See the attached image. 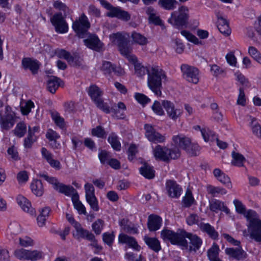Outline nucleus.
<instances>
[{
	"instance_id": "obj_1",
	"label": "nucleus",
	"mask_w": 261,
	"mask_h": 261,
	"mask_svg": "<svg viewBox=\"0 0 261 261\" xmlns=\"http://www.w3.org/2000/svg\"><path fill=\"white\" fill-rule=\"evenodd\" d=\"M161 238L164 240L169 241L172 244L177 245L182 249L188 248V243L186 240L188 238L190 240V250L197 251L199 249L202 240L195 234L189 233L183 229H178L176 232L172 230L164 229L161 232Z\"/></svg>"
},
{
	"instance_id": "obj_2",
	"label": "nucleus",
	"mask_w": 261,
	"mask_h": 261,
	"mask_svg": "<svg viewBox=\"0 0 261 261\" xmlns=\"http://www.w3.org/2000/svg\"><path fill=\"white\" fill-rule=\"evenodd\" d=\"M233 203L237 212L243 214L248 222V233H246V231H244V236L246 237H249L250 239L257 243H261V220L259 219L257 213L251 210H248L246 213L245 206L238 199L234 200Z\"/></svg>"
},
{
	"instance_id": "obj_3",
	"label": "nucleus",
	"mask_w": 261,
	"mask_h": 261,
	"mask_svg": "<svg viewBox=\"0 0 261 261\" xmlns=\"http://www.w3.org/2000/svg\"><path fill=\"white\" fill-rule=\"evenodd\" d=\"M166 79L165 71L159 67L152 66L149 68L147 76V85L155 95H162V80Z\"/></svg>"
},
{
	"instance_id": "obj_4",
	"label": "nucleus",
	"mask_w": 261,
	"mask_h": 261,
	"mask_svg": "<svg viewBox=\"0 0 261 261\" xmlns=\"http://www.w3.org/2000/svg\"><path fill=\"white\" fill-rule=\"evenodd\" d=\"M111 37L117 44L120 54L127 58L129 62H135L137 57L131 54L132 48L129 44V34L127 33H117L113 34Z\"/></svg>"
},
{
	"instance_id": "obj_5",
	"label": "nucleus",
	"mask_w": 261,
	"mask_h": 261,
	"mask_svg": "<svg viewBox=\"0 0 261 261\" xmlns=\"http://www.w3.org/2000/svg\"><path fill=\"white\" fill-rule=\"evenodd\" d=\"M153 153L156 159L168 162L180 156V152L177 147L169 149L166 146L157 145L153 149Z\"/></svg>"
},
{
	"instance_id": "obj_6",
	"label": "nucleus",
	"mask_w": 261,
	"mask_h": 261,
	"mask_svg": "<svg viewBox=\"0 0 261 261\" xmlns=\"http://www.w3.org/2000/svg\"><path fill=\"white\" fill-rule=\"evenodd\" d=\"M88 94L98 108L107 114L111 112L110 108L108 105L104 102L101 98L102 92L97 86L94 85L90 86L88 90Z\"/></svg>"
},
{
	"instance_id": "obj_7",
	"label": "nucleus",
	"mask_w": 261,
	"mask_h": 261,
	"mask_svg": "<svg viewBox=\"0 0 261 261\" xmlns=\"http://www.w3.org/2000/svg\"><path fill=\"white\" fill-rule=\"evenodd\" d=\"M188 9L187 7L182 6L178 9V11H174L171 14L168 22L171 24L180 27L185 25L188 19Z\"/></svg>"
},
{
	"instance_id": "obj_8",
	"label": "nucleus",
	"mask_w": 261,
	"mask_h": 261,
	"mask_svg": "<svg viewBox=\"0 0 261 261\" xmlns=\"http://www.w3.org/2000/svg\"><path fill=\"white\" fill-rule=\"evenodd\" d=\"M180 70L182 76L187 81L194 84L198 83L199 70L197 68L187 64H182L180 66Z\"/></svg>"
},
{
	"instance_id": "obj_9",
	"label": "nucleus",
	"mask_w": 261,
	"mask_h": 261,
	"mask_svg": "<svg viewBox=\"0 0 261 261\" xmlns=\"http://www.w3.org/2000/svg\"><path fill=\"white\" fill-rule=\"evenodd\" d=\"M90 24L85 14H82L78 20L72 24V28L81 38H85L87 35L88 29Z\"/></svg>"
},
{
	"instance_id": "obj_10",
	"label": "nucleus",
	"mask_w": 261,
	"mask_h": 261,
	"mask_svg": "<svg viewBox=\"0 0 261 261\" xmlns=\"http://www.w3.org/2000/svg\"><path fill=\"white\" fill-rule=\"evenodd\" d=\"M5 110L6 114L4 116L0 112V125L3 130H8L15 123L14 113L11 111V108L9 106H7Z\"/></svg>"
},
{
	"instance_id": "obj_11",
	"label": "nucleus",
	"mask_w": 261,
	"mask_h": 261,
	"mask_svg": "<svg viewBox=\"0 0 261 261\" xmlns=\"http://www.w3.org/2000/svg\"><path fill=\"white\" fill-rule=\"evenodd\" d=\"M50 21L57 33H65L68 31V24L62 13H57L55 14L50 18Z\"/></svg>"
},
{
	"instance_id": "obj_12",
	"label": "nucleus",
	"mask_w": 261,
	"mask_h": 261,
	"mask_svg": "<svg viewBox=\"0 0 261 261\" xmlns=\"http://www.w3.org/2000/svg\"><path fill=\"white\" fill-rule=\"evenodd\" d=\"M85 196L87 202L89 203L91 209L97 212L99 210L98 200L95 195L94 188L93 185L89 183L85 185Z\"/></svg>"
},
{
	"instance_id": "obj_13",
	"label": "nucleus",
	"mask_w": 261,
	"mask_h": 261,
	"mask_svg": "<svg viewBox=\"0 0 261 261\" xmlns=\"http://www.w3.org/2000/svg\"><path fill=\"white\" fill-rule=\"evenodd\" d=\"M145 129V136L148 140L154 143H162L165 141V137L156 131L153 126L150 124L144 125Z\"/></svg>"
},
{
	"instance_id": "obj_14",
	"label": "nucleus",
	"mask_w": 261,
	"mask_h": 261,
	"mask_svg": "<svg viewBox=\"0 0 261 261\" xmlns=\"http://www.w3.org/2000/svg\"><path fill=\"white\" fill-rule=\"evenodd\" d=\"M162 105L165 109L169 117L173 120H176L182 113L181 109L175 108L174 103L170 101L163 100Z\"/></svg>"
},
{
	"instance_id": "obj_15",
	"label": "nucleus",
	"mask_w": 261,
	"mask_h": 261,
	"mask_svg": "<svg viewBox=\"0 0 261 261\" xmlns=\"http://www.w3.org/2000/svg\"><path fill=\"white\" fill-rule=\"evenodd\" d=\"M239 247L238 248H226L225 249V252L229 257L237 260H244L247 258V254L241 247Z\"/></svg>"
},
{
	"instance_id": "obj_16",
	"label": "nucleus",
	"mask_w": 261,
	"mask_h": 261,
	"mask_svg": "<svg viewBox=\"0 0 261 261\" xmlns=\"http://www.w3.org/2000/svg\"><path fill=\"white\" fill-rule=\"evenodd\" d=\"M166 188L169 196L172 198H178L181 194V188L174 180H167Z\"/></svg>"
},
{
	"instance_id": "obj_17",
	"label": "nucleus",
	"mask_w": 261,
	"mask_h": 261,
	"mask_svg": "<svg viewBox=\"0 0 261 261\" xmlns=\"http://www.w3.org/2000/svg\"><path fill=\"white\" fill-rule=\"evenodd\" d=\"M118 241L120 243L125 244L129 247L132 248L137 251H139L141 248L135 238L124 233H120L119 235Z\"/></svg>"
},
{
	"instance_id": "obj_18",
	"label": "nucleus",
	"mask_w": 261,
	"mask_h": 261,
	"mask_svg": "<svg viewBox=\"0 0 261 261\" xmlns=\"http://www.w3.org/2000/svg\"><path fill=\"white\" fill-rule=\"evenodd\" d=\"M85 45L89 48L99 51L102 47V43L98 38L94 35H90L84 40Z\"/></svg>"
},
{
	"instance_id": "obj_19",
	"label": "nucleus",
	"mask_w": 261,
	"mask_h": 261,
	"mask_svg": "<svg viewBox=\"0 0 261 261\" xmlns=\"http://www.w3.org/2000/svg\"><path fill=\"white\" fill-rule=\"evenodd\" d=\"M41 154L43 158L46 160L49 165L56 170L61 169L60 162L53 159V155L48 151L45 148L43 147L41 149Z\"/></svg>"
},
{
	"instance_id": "obj_20",
	"label": "nucleus",
	"mask_w": 261,
	"mask_h": 261,
	"mask_svg": "<svg viewBox=\"0 0 261 261\" xmlns=\"http://www.w3.org/2000/svg\"><path fill=\"white\" fill-rule=\"evenodd\" d=\"M107 15L109 17H117L125 21H127L130 19V15L127 11L116 7L112 9L111 12H108Z\"/></svg>"
},
{
	"instance_id": "obj_21",
	"label": "nucleus",
	"mask_w": 261,
	"mask_h": 261,
	"mask_svg": "<svg viewBox=\"0 0 261 261\" xmlns=\"http://www.w3.org/2000/svg\"><path fill=\"white\" fill-rule=\"evenodd\" d=\"M22 65L25 69H29L34 74H36L40 67V64L37 60L29 58H23Z\"/></svg>"
},
{
	"instance_id": "obj_22",
	"label": "nucleus",
	"mask_w": 261,
	"mask_h": 261,
	"mask_svg": "<svg viewBox=\"0 0 261 261\" xmlns=\"http://www.w3.org/2000/svg\"><path fill=\"white\" fill-rule=\"evenodd\" d=\"M172 141L175 145L185 150L191 143V139L182 134L173 136Z\"/></svg>"
},
{
	"instance_id": "obj_23",
	"label": "nucleus",
	"mask_w": 261,
	"mask_h": 261,
	"mask_svg": "<svg viewBox=\"0 0 261 261\" xmlns=\"http://www.w3.org/2000/svg\"><path fill=\"white\" fill-rule=\"evenodd\" d=\"M209 208L211 211L215 213H218L219 211H223L226 214L229 213V209L224 205V202L216 199L210 200Z\"/></svg>"
},
{
	"instance_id": "obj_24",
	"label": "nucleus",
	"mask_w": 261,
	"mask_h": 261,
	"mask_svg": "<svg viewBox=\"0 0 261 261\" xmlns=\"http://www.w3.org/2000/svg\"><path fill=\"white\" fill-rule=\"evenodd\" d=\"M162 223V218L154 215H151L148 217L147 226L150 231H154L159 229Z\"/></svg>"
},
{
	"instance_id": "obj_25",
	"label": "nucleus",
	"mask_w": 261,
	"mask_h": 261,
	"mask_svg": "<svg viewBox=\"0 0 261 261\" xmlns=\"http://www.w3.org/2000/svg\"><path fill=\"white\" fill-rule=\"evenodd\" d=\"M17 201L24 212L31 215H33L35 214V211L32 207L31 202L26 198L22 195H19L17 197Z\"/></svg>"
},
{
	"instance_id": "obj_26",
	"label": "nucleus",
	"mask_w": 261,
	"mask_h": 261,
	"mask_svg": "<svg viewBox=\"0 0 261 261\" xmlns=\"http://www.w3.org/2000/svg\"><path fill=\"white\" fill-rule=\"evenodd\" d=\"M74 228L76 230L75 237L77 240L83 238L86 240H92L93 234L89 231L82 228L80 223L74 224Z\"/></svg>"
},
{
	"instance_id": "obj_27",
	"label": "nucleus",
	"mask_w": 261,
	"mask_h": 261,
	"mask_svg": "<svg viewBox=\"0 0 261 261\" xmlns=\"http://www.w3.org/2000/svg\"><path fill=\"white\" fill-rule=\"evenodd\" d=\"M215 177L222 184L225 185L228 188H232V184L230 178L219 168H216L213 171Z\"/></svg>"
},
{
	"instance_id": "obj_28",
	"label": "nucleus",
	"mask_w": 261,
	"mask_h": 261,
	"mask_svg": "<svg viewBox=\"0 0 261 261\" xmlns=\"http://www.w3.org/2000/svg\"><path fill=\"white\" fill-rule=\"evenodd\" d=\"M218 29L223 34L228 36L230 34L231 31L229 27L228 22L226 18L221 15H218Z\"/></svg>"
},
{
	"instance_id": "obj_29",
	"label": "nucleus",
	"mask_w": 261,
	"mask_h": 261,
	"mask_svg": "<svg viewBox=\"0 0 261 261\" xmlns=\"http://www.w3.org/2000/svg\"><path fill=\"white\" fill-rule=\"evenodd\" d=\"M54 189L59 192L68 196H72L75 194H78L77 191L72 186H67L59 182Z\"/></svg>"
},
{
	"instance_id": "obj_30",
	"label": "nucleus",
	"mask_w": 261,
	"mask_h": 261,
	"mask_svg": "<svg viewBox=\"0 0 261 261\" xmlns=\"http://www.w3.org/2000/svg\"><path fill=\"white\" fill-rule=\"evenodd\" d=\"M54 189L59 192L68 196H72L75 194H78L77 191L72 186H67L59 182Z\"/></svg>"
},
{
	"instance_id": "obj_31",
	"label": "nucleus",
	"mask_w": 261,
	"mask_h": 261,
	"mask_svg": "<svg viewBox=\"0 0 261 261\" xmlns=\"http://www.w3.org/2000/svg\"><path fill=\"white\" fill-rule=\"evenodd\" d=\"M54 189L59 192L68 196H72L75 194H78L77 191L72 186H67L59 182Z\"/></svg>"
},
{
	"instance_id": "obj_32",
	"label": "nucleus",
	"mask_w": 261,
	"mask_h": 261,
	"mask_svg": "<svg viewBox=\"0 0 261 261\" xmlns=\"http://www.w3.org/2000/svg\"><path fill=\"white\" fill-rule=\"evenodd\" d=\"M61 82V80L57 76H49L47 81V89L51 93H55L60 86Z\"/></svg>"
},
{
	"instance_id": "obj_33",
	"label": "nucleus",
	"mask_w": 261,
	"mask_h": 261,
	"mask_svg": "<svg viewBox=\"0 0 261 261\" xmlns=\"http://www.w3.org/2000/svg\"><path fill=\"white\" fill-rule=\"evenodd\" d=\"M144 241L148 247L155 252H158L161 249L160 241L155 238L148 236L144 237Z\"/></svg>"
},
{
	"instance_id": "obj_34",
	"label": "nucleus",
	"mask_w": 261,
	"mask_h": 261,
	"mask_svg": "<svg viewBox=\"0 0 261 261\" xmlns=\"http://www.w3.org/2000/svg\"><path fill=\"white\" fill-rule=\"evenodd\" d=\"M248 117L249 118L248 120L250 121L249 125L251 128L253 134L261 139V125L255 117L251 116H248Z\"/></svg>"
},
{
	"instance_id": "obj_35",
	"label": "nucleus",
	"mask_w": 261,
	"mask_h": 261,
	"mask_svg": "<svg viewBox=\"0 0 261 261\" xmlns=\"http://www.w3.org/2000/svg\"><path fill=\"white\" fill-rule=\"evenodd\" d=\"M199 226L200 230L206 232L211 238L213 239H217L218 237V232L215 230L214 227L209 223H201Z\"/></svg>"
},
{
	"instance_id": "obj_36",
	"label": "nucleus",
	"mask_w": 261,
	"mask_h": 261,
	"mask_svg": "<svg viewBox=\"0 0 261 261\" xmlns=\"http://www.w3.org/2000/svg\"><path fill=\"white\" fill-rule=\"evenodd\" d=\"M220 249L216 243H213L212 247L208 249L207 255L210 261H222L218 257Z\"/></svg>"
},
{
	"instance_id": "obj_37",
	"label": "nucleus",
	"mask_w": 261,
	"mask_h": 261,
	"mask_svg": "<svg viewBox=\"0 0 261 261\" xmlns=\"http://www.w3.org/2000/svg\"><path fill=\"white\" fill-rule=\"evenodd\" d=\"M140 172L141 175L147 179H152L155 176V171L152 166L147 163H144L140 168Z\"/></svg>"
},
{
	"instance_id": "obj_38",
	"label": "nucleus",
	"mask_w": 261,
	"mask_h": 261,
	"mask_svg": "<svg viewBox=\"0 0 261 261\" xmlns=\"http://www.w3.org/2000/svg\"><path fill=\"white\" fill-rule=\"evenodd\" d=\"M130 37L133 43L141 46L145 45L148 43L147 39L145 36L135 31L132 33Z\"/></svg>"
},
{
	"instance_id": "obj_39",
	"label": "nucleus",
	"mask_w": 261,
	"mask_h": 261,
	"mask_svg": "<svg viewBox=\"0 0 261 261\" xmlns=\"http://www.w3.org/2000/svg\"><path fill=\"white\" fill-rule=\"evenodd\" d=\"M71 200L73 202L74 207L77 211L79 214H86V211L85 206L79 200L78 194H75L72 196Z\"/></svg>"
},
{
	"instance_id": "obj_40",
	"label": "nucleus",
	"mask_w": 261,
	"mask_h": 261,
	"mask_svg": "<svg viewBox=\"0 0 261 261\" xmlns=\"http://www.w3.org/2000/svg\"><path fill=\"white\" fill-rule=\"evenodd\" d=\"M32 192L37 196H41L44 193L42 183L40 180H34L31 185Z\"/></svg>"
},
{
	"instance_id": "obj_41",
	"label": "nucleus",
	"mask_w": 261,
	"mask_h": 261,
	"mask_svg": "<svg viewBox=\"0 0 261 261\" xmlns=\"http://www.w3.org/2000/svg\"><path fill=\"white\" fill-rule=\"evenodd\" d=\"M232 158L231 164L232 165L237 167H242L244 166L246 159L242 154L233 151L232 152Z\"/></svg>"
},
{
	"instance_id": "obj_42",
	"label": "nucleus",
	"mask_w": 261,
	"mask_h": 261,
	"mask_svg": "<svg viewBox=\"0 0 261 261\" xmlns=\"http://www.w3.org/2000/svg\"><path fill=\"white\" fill-rule=\"evenodd\" d=\"M134 65L135 70V73L137 76L142 77L147 73V75L148 76V69H147L144 66L141 65L140 63H139L138 61L137 58H136V61L134 62H131Z\"/></svg>"
},
{
	"instance_id": "obj_43",
	"label": "nucleus",
	"mask_w": 261,
	"mask_h": 261,
	"mask_svg": "<svg viewBox=\"0 0 261 261\" xmlns=\"http://www.w3.org/2000/svg\"><path fill=\"white\" fill-rule=\"evenodd\" d=\"M126 106L122 102H119L116 108L113 107L110 109L111 112H113L118 119L124 118L123 112L126 110Z\"/></svg>"
},
{
	"instance_id": "obj_44",
	"label": "nucleus",
	"mask_w": 261,
	"mask_h": 261,
	"mask_svg": "<svg viewBox=\"0 0 261 261\" xmlns=\"http://www.w3.org/2000/svg\"><path fill=\"white\" fill-rule=\"evenodd\" d=\"M44 256L42 251L38 250H28L27 260L37 261L43 258Z\"/></svg>"
},
{
	"instance_id": "obj_45",
	"label": "nucleus",
	"mask_w": 261,
	"mask_h": 261,
	"mask_svg": "<svg viewBox=\"0 0 261 261\" xmlns=\"http://www.w3.org/2000/svg\"><path fill=\"white\" fill-rule=\"evenodd\" d=\"M207 191L209 194H211L213 197L217 196L218 194L224 195L227 193V191L220 187H214L212 185L207 186Z\"/></svg>"
},
{
	"instance_id": "obj_46",
	"label": "nucleus",
	"mask_w": 261,
	"mask_h": 261,
	"mask_svg": "<svg viewBox=\"0 0 261 261\" xmlns=\"http://www.w3.org/2000/svg\"><path fill=\"white\" fill-rule=\"evenodd\" d=\"M159 5L166 10H173L176 8L178 2L176 0H159Z\"/></svg>"
},
{
	"instance_id": "obj_47",
	"label": "nucleus",
	"mask_w": 261,
	"mask_h": 261,
	"mask_svg": "<svg viewBox=\"0 0 261 261\" xmlns=\"http://www.w3.org/2000/svg\"><path fill=\"white\" fill-rule=\"evenodd\" d=\"M13 132L16 136L21 138L27 132V125L23 122H19Z\"/></svg>"
},
{
	"instance_id": "obj_48",
	"label": "nucleus",
	"mask_w": 261,
	"mask_h": 261,
	"mask_svg": "<svg viewBox=\"0 0 261 261\" xmlns=\"http://www.w3.org/2000/svg\"><path fill=\"white\" fill-rule=\"evenodd\" d=\"M36 137L34 135L32 130L30 127L28 130V135L24 140L23 145L25 148H30L32 144L36 141Z\"/></svg>"
},
{
	"instance_id": "obj_49",
	"label": "nucleus",
	"mask_w": 261,
	"mask_h": 261,
	"mask_svg": "<svg viewBox=\"0 0 261 261\" xmlns=\"http://www.w3.org/2000/svg\"><path fill=\"white\" fill-rule=\"evenodd\" d=\"M201 133L205 142L214 141L217 138L215 134L208 128H203L201 130Z\"/></svg>"
},
{
	"instance_id": "obj_50",
	"label": "nucleus",
	"mask_w": 261,
	"mask_h": 261,
	"mask_svg": "<svg viewBox=\"0 0 261 261\" xmlns=\"http://www.w3.org/2000/svg\"><path fill=\"white\" fill-rule=\"evenodd\" d=\"M108 142L111 145L112 148L119 151L121 149V144L118 140V137L114 134H111L108 138Z\"/></svg>"
},
{
	"instance_id": "obj_51",
	"label": "nucleus",
	"mask_w": 261,
	"mask_h": 261,
	"mask_svg": "<svg viewBox=\"0 0 261 261\" xmlns=\"http://www.w3.org/2000/svg\"><path fill=\"white\" fill-rule=\"evenodd\" d=\"M51 118L58 127L61 129H64L65 127V122L63 118L60 116L57 112H53L51 113Z\"/></svg>"
},
{
	"instance_id": "obj_52",
	"label": "nucleus",
	"mask_w": 261,
	"mask_h": 261,
	"mask_svg": "<svg viewBox=\"0 0 261 261\" xmlns=\"http://www.w3.org/2000/svg\"><path fill=\"white\" fill-rule=\"evenodd\" d=\"M248 54L258 64L261 65V53L254 47L248 48Z\"/></svg>"
},
{
	"instance_id": "obj_53",
	"label": "nucleus",
	"mask_w": 261,
	"mask_h": 261,
	"mask_svg": "<svg viewBox=\"0 0 261 261\" xmlns=\"http://www.w3.org/2000/svg\"><path fill=\"white\" fill-rule=\"evenodd\" d=\"M34 107V103L31 100H28L20 104V109L23 115H27L30 112L32 108Z\"/></svg>"
},
{
	"instance_id": "obj_54",
	"label": "nucleus",
	"mask_w": 261,
	"mask_h": 261,
	"mask_svg": "<svg viewBox=\"0 0 261 261\" xmlns=\"http://www.w3.org/2000/svg\"><path fill=\"white\" fill-rule=\"evenodd\" d=\"M194 201L195 200L193 197L191 192L188 190L186 192L185 196L182 199V203L184 206L186 207H189L192 205Z\"/></svg>"
},
{
	"instance_id": "obj_55",
	"label": "nucleus",
	"mask_w": 261,
	"mask_h": 261,
	"mask_svg": "<svg viewBox=\"0 0 261 261\" xmlns=\"http://www.w3.org/2000/svg\"><path fill=\"white\" fill-rule=\"evenodd\" d=\"M104 226V221L101 219H98L92 225V229L96 234L101 233Z\"/></svg>"
},
{
	"instance_id": "obj_56",
	"label": "nucleus",
	"mask_w": 261,
	"mask_h": 261,
	"mask_svg": "<svg viewBox=\"0 0 261 261\" xmlns=\"http://www.w3.org/2000/svg\"><path fill=\"white\" fill-rule=\"evenodd\" d=\"M57 55L60 58H63L66 60L68 62H73L75 59L71 56L69 53L64 49H60L57 51Z\"/></svg>"
},
{
	"instance_id": "obj_57",
	"label": "nucleus",
	"mask_w": 261,
	"mask_h": 261,
	"mask_svg": "<svg viewBox=\"0 0 261 261\" xmlns=\"http://www.w3.org/2000/svg\"><path fill=\"white\" fill-rule=\"evenodd\" d=\"M181 34L184 36L188 41L193 42L195 44L199 43L198 39L190 32L183 30L180 32Z\"/></svg>"
},
{
	"instance_id": "obj_58",
	"label": "nucleus",
	"mask_w": 261,
	"mask_h": 261,
	"mask_svg": "<svg viewBox=\"0 0 261 261\" xmlns=\"http://www.w3.org/2000/svg\"><path fill=\"white\" fill-rule=\"evenodd\" d=\"M28 250L24 249H17L14 251L15 256L20 260H27Z\"/></svg>"
},
{
	"instance_id": "obj_59",
	"label": "nucleus",
	"mask_w": 261,
	"mask_h": 261,
	"mask_svg": "<svg viewBox=\"0 0 261 261\" xmlns=\"http://www.w3.org/2000/svg\"><path fill=\"white\" fill-rule=\"evenodd\" d=\"M92 135L98 138H105L106 134L105 130L100 126H97L92 129Z\"/></svg>"
},
{
	"instance_id": "obj_60",
	"label": "nucleus",
	"mask_w": 261,
	"mask_h": 261,
	"mask_svg": "<svg viewBox=\"0 0 261 261\" xmlns=\"http://www.w3.org/2000/svg\"><path fill=\"white\" fill-rule=\"evenodd\" d=\"M138 152L137 146L135 144H131L128 149V159L129 161H133Z\"/></svg>"
},
{
	"instance_id": "obj_61",
	"label": "nucleus",
	"mask_w": 261,
	"mask_h": 261,
	"mask_svg": "<svg viewBox=\"0 0 261 261\" xmlns=\"http://www.w3.org/2000/svg\"><path fill=\"white\" fill-rule=\"evenodd\" d=\"M46 137L50 141H53L55 144V147H57L56 140L60 137L59 134L52 129H49L46 134Z\"/></svg>"
},
{
	"instance_id": "obj_62",
	"label": "nucleus",
	"mask_w": 261,
	"mask_h": 261,
	"mask_svg": "<svg viewBox=\"0 0 261 261\" xmlns=\"http://www.w3.org/2000/svg\"><path fill=\"white\" fill-rule=\"evenodd\" d=\"M115 238L113 232H105L102 234V240L103 242L108 245L111 246Z\"/></svg>"
},
{
	"instance_id": "obj_63",
	"label": "nucleus",
	"mask_w": 261,
	"mask_h": 261,
	"mask_svg": "<svg viewBox=\"0 0 261 261\" xmlns=\"http://www.w3.org/2000/svg\"><path fill=\"white\" fill-rule=\"evenodd\" d=\"M152 109L153 111L156 114L160 116L164 115V111L162 108V106L160 102L155 101L153 105L152 106Z\"/></svg>"
},
{
	"instance_id": "obj_64",
	"label": "nucleus",
	"mask_w": 261,
	"mask_h": 261,
	"mask_svg": "<svg viewBox=\"0 0 261 261\" xmlns=\"http://www.w3.org/2000/svg\"><path fill=\"white\" fill-rule=\"evenodd\" d=\"M19 240L20 245L23 247H27L29 246H32L34 245V242L33 240L28 237L20 238Z\"/></svg>"
}]
</instances>
